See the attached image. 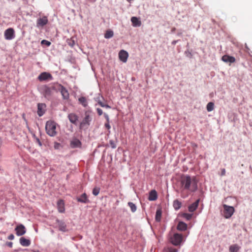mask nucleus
I'll use <instances>...</instances> for the list:
<instances>
[{"label": "nucleus", "instance_id": "obj_45", "mask_svg": "<svg viewBox=\"0 0 252 252\" xmlns=\"http://www.w3.org/2000/svg\"><path fill=\"white\" fill-rule=\"evenodd\" d=\"M105 118L106 119L107 122H109V119L108 116L107 115H106V114H105Z\"/></svg>", "mask_w": 252, "mask_h": 252}, {"label": "nucleus", "instance_id": "obj_14", "mask_svg": "<svg viewBox=\"0 0 252 252\" xmlns=\"http://www.w3.org/2000/svg\"><path fill=\"white\" fill-rule=\"evenodd\" d=\"M81 145L80 141L77 138L73 139L70 142V146L72 148L80 147Z\"/></svg>", "mask_w": 252, "mask_h": 252}, {"label": "nucleus", "instance_id": "obj_34", "mask_svg": "<svg viewBox=\"0 0 252 252\" xmlns=\"http://www.w3.org/2000/svg\"><path fill=\"white\" fill-rule=\"evenodd\" d=\"M214 103L210 102H209L207 105V110H213L214 109Z\"/></svg>", "mask_w": 252, "mask_h": 252}, {"label": "nucleus", "instance_id": "obj_22", "mask_svg": "<svg viewBox=\"0 0 252 252\" xmlns=\"http://www.w3.org/2000/svg\"><path fill=\"white\" fill-rule=\"evenodd\" d=\"M157 199V193L155 190H152L150 192L148 199L150 201H154Z\"/></svg>", "mask_w": 252, "mask_h": 252}, {"label": "nucleus", "instance_id": "obj_25", "mask_svg": "<svg viewBox=\"0 0 252 252\" xmlns=\"http://www.w3.org/2000/svg\"><path fill=\"white\" fill-rule=\"evenodd\" d=\"M49 87L50 88L52 89V92L53 93V91H60L61 88H62V85L58 83H54L51 84Z\"/></svg>", "mask_w": 252, "mask_h": 252}, {"label": "nucleus", "instance_id": "obj_2", "mask_svg": "<svg viewBox=\"0 0 252 252\" xmlns=\"http://www.w3.org/2000/svg\"><path fill=\"white\" fill-rule=\"evenodd\" d=\"M45 129L47 133L50 136H54L56 135V124L52 121H47L46 122Z\"/></svg>", "mask_w": 252, "mask_h": 252}, {"label": "nucleus", "instance_id": "obj_7", "mask_svg": "<svg viewBox=\"0 0 252 252\" xmlns=\"http://www.w3.org/2000/svg\"><path fill=\"white\" fill-rule=\"evenodd\" d=\"M91 121L92 118L89 115L86 114L85 117L82 122L80 123V128L81 129L87 128L88 126L90 125Z\"/></svg>", "mask_w": 252, "mask_h": 252}, {"label": "nucleus", "instance_id": "obj_32", "mask_svg": "<svg viewBox=\"0 0 252 252\" xmlns=\"http://www.w3.org/2000/svg\"><path fill=\"white\" fill-rule=\"evenodd\" d=\"M183 217L186 219L187 220H190L192 217V214H189V213H184L183 214Z\"/></svg>", "mask_w": 252, "mask_h": 252}, {"label": "nucleus", "instance_id": "obj_42", "mask_svg": "<svg viewBox=\"0 0 252 252\" xmlns=\"http://www.w3.org/2000/svg\"><path fill=\"white\" fill-rule=\"evenodd\" d=\"M225 174V169L224 168H223L221 169V175L224 176Z\"/></svg>", "mask_w": 252, "mask_h": 252}, {"label": "nucleus", "instance_id": "obj_40", "mask_svg": "<svg viewBox=\"0 0 252 252\" xmlns=\"http://www.w3.org/2000/svg\"><path fill=\"white\" fill-rule=\"evenodd\" d=\"M8 239L10 240H13L14 239V235L12 234H10L8 237Z\"/></svg>", "mask_w": 252, "mask_h": 252}, {"label": "nucleus", "instance_id": "obj_33", "mask_svg": "<svg viewBox=\"0 0 252 252\" xmlns=\"http://www.w3.org/2000/svg\"><path fill=\"white\" fill-rule=\"evenodd\" d=\"M177 249L173 248H167L164 250V252H177Z\"/></svg>", "mask_w": 252, "mask_h": 252}, {"label": "nucleus", "instance_id": "obj_6", "mask_svg": "<svg viewBox=\"0 0 252 252\" xmlns=\"http://www.w3.org/2000/svg\"><path fill=\"white\" fill-rule=\"evenodd\" d=\"M96 102V105H98L103 108H109L110 106L108 105L107 101L104 99L103 96L99 95L95 98Z\"/></svg>", "mask_w": 252, "mask_h": 252}, {"label": "nucleus", "instance_id": "obj_46", "mask_svg": "<svg viewBox=\"0 0 252 252\" xmlns=\"http://www.w3.org/2000/svg\"><path fill=\"white\" fill-rule=\"evenodd\" d=\"M98 115L99 116L101 115L102 114V111H98Z\"/></svg>", "mask_w": 252, "mask_h": 252}, {"label": "nucleus", "instance_id": "obj_13", "mask_svg": "<svg viewBox=\"0 0 252 252\" xmlns=\"http://www.w3.org/2000/svg\"><path fill=\"white\" fill-rule=\"evenodd\" d=\"M48 21V19L45 16L40 18L37 21V26L43 27L47 24Z\"/></svg>", "mask_w": 252, "mask_h": 252}, {"label": "nucleus", "instance_id": "obj_10", "mask_svg": "<svg viewBox=\"0 0 252 252\" xmlns=\"http://www.w3.org/2000/svg\"><path fill=\"white\" fill-rule=\"evenodd\" d=\"M52 78L53 77L51 74L46 72L41 73L38 77V79L40 81L52 80Z\"/></svg>", "mask_w": 252, "mask_h": 252}, {"label": "nucleus", "instance_id": "obj_38", "mask_svg": "<svg viewBox=\"0 0 252 252\" xmlns=\"http://www.w3.org/2000/svg\"><path fill=\"white\" fill-rule=\"evenodd\" d=\"M109 144L112 148L115 149L116 148V144L113 140H110L109 141Z\"/></svg>", "mask_w": 252, "mask_h": 252}, {"label": "nucleus", "instance_id": "obj_39", "mask_svg": "<svg viewBox=\"0 0 252 252\" xmlns=\"http://www.w3.org/2000/svg\"><path fill=\"white\" fill-rule=\"evenodd\" d=\"M105 126L108 129H109L111 128L110 125L109 124V122H107V123L105 124Z\"/></svg>", "mask_w": 252, "mask_h": 252}, {"label": "nucleus", "instance_id": "obj_8", "mask_svg": "<svg viewBox=\"0 0 252 252\" xmlns=\"http://www.w3.org/2000/svg\"><path fill=\"white\" fill-rule=\"evenodd\" d=\"M4 37L7 40H11L15 37L14 30L12 28H9L4 32Z\"/></svg>", "mask_w": 252, "mask_h": 252}, {"label": "nucleus", "instance_id": "obj_47", "mask_svg": "<svg viewBox=\"0 0 252 252\" xmlns=\"http://www.w3.org/2000/svg\"><path fill=\"white\" fill-rule=\"evenodd\" d=\"M97 111H99V110H101L100 109H99V108H97Z\"/></svg>", "mask_w": 252, "mask_h": 252}, {"label": "nucleus", "instance_id": "obj_15", "mask_svg": "<svg viewBox=\"0 0 252 252\" xmlns=\"http://www.w3.org/2000/svg\"><path fill=\"white\" fill-rule=\"evenodd\" d=\"M57 221L60 231L63 232H66L67 231L66 225L64 222L59 220H57Z\"/></svg>", "mask_w": 252, "mask_h": 252}, {"label": "nucleus", "instance_id": "obj_26", "mask_svg": "<svg viewBox=\"0 0 252 252\" xmlns=\"http://www.w3.org/2000/svg\"><path fill=\"white\" fill-rule=\"evenodd\" d=\"M240 249V247L237 244H234L229 247V252H238Z\"/></svg>", "mask_w": 252, "mask_h": 252}, {"label": "nucleus", "instance_id": "obj_29", "mask_svg": "<svg viewBox=\"0 0 252 252\" xmlns=\"http://www.w3.org/2000/svg\"><path fill=\"white\" fill-rule=\"evenodd\" d=\"M162 212L160 209H158L156 211L155 219L158 222H159L161 220Z\"/></svg>", "mask_w": 252, "mask_h": 252}, {"label": "nucleus", "instance_id": "obj_43", "mask_svg": "<svg viewBox=\"0 0 252 252\" xmlns=\"http://www.w3.org/2000/svg\"><path fill=\"white\" fill-rule=\"evenodd\" d=\"M6 244L10 248H11L13 245V243L11 242H7Z\"/></svg>", "mask_w": 252, "mask_h": 252}, {"label": "nucleus", "instance_id": "obj_28", "mask_svg": "<svg viewBox=\"0 0 252 252\" xmlns=\"http://www.w3.org/2000/svg\"><path fill=\"white\" fill-rule=\"evenodd\" d=\"M80 104H82L84 107H86L88 105L87 99L85 97L82 96L78 99Z\"/></svg>", "mask_w": 252, "mask_h": 252}, {"label": "nucleus", "instance_id": "obj_18", "mask_svg": "<svg viewBox=\"0 0 252 252\" xmlns=\"http://www.w3.org/2000/svg\"><path fill=\"white\" fill-rule=\"evenodd\" d=\"M60 91L63 96V98L64 99H68L69 98V93L67 90L62 86V88H61Z\"/></svg>", "mask_w": 252, "mask_h": 252}, {"label": "nucleus", "instance_id": "obj_35", "mask_svg": "<svg viewBox=\"0 0 252 252\" xmlns=\"http://www.w3.org/2000/svg\"><path fill=\"white\" fill-rule=\"evenodd\" d=\"M46 108V104L44 103H38L37 110H43Z\"/></svg>", "mask_w": 252, "mask_h": 252}, {"label": "nucleus", "instance_id": "obj_20", "mask_svg": "<svg viewBox=\"0 0 252 252\" xmlns=\"http://www.w3.org/2000/svg\"><path fill=\"white\" fill-rule=\"evenodd\" d=\"M57 207L58 211L60 213H63L64 212V202L62 200H59L57 202Z\"/></svg>", "mask_w": 252, "mask_h": 252}, {"label": "nucleus", "instance_id": "obj_11", "mask_svg": "<svg viewBox=\"0 0 252 252\" xmlns=\"http://www.w3.org/2000/svg\"><path fill=\"white\" fill-rule=\"evenodd\" d=\"M128 57V53L124 50H121L119 53V58L123 63H126Z\"/></svg>", "mask_w": 252, "mask_h": 252}, {"label": "nucleus", "instance_id": "obj_24", "mask_svg": "<svg viewBox=\"0 0 252 252\" xmlns=\"http://www.w3.org/2000/svg\"><path fill=\"white\" fill-rule=\"evenodd\" d=\"M177 228L180 231H185L187 228V224L183 221H180L178 224Z\"/></svg>", "mask_w": 252, "mask_h": 252}, {"label": "nucleus", "instance_id": "obj_16", "mask_svg": "<svg viewBox=\"0 0 252 252\" xmlns=\"http://www.w3.org/2000/svg\"><path fill=\"white\" fill-rule=\"evenodd\" d=\"M221 59L225 63H233L235 62V59L234 57L226 55L223 56Z\"/></svg>", "mask_w": 252, "mask_h": 252}, {"label": "nucleus", "instance_id": "obj_12", "mask_svg": "<svg viewBox=\"0 0 252 252\" xmlns=\"http://www.w3.org/2000/svg\"><path fill=\"white\" fill-rule=\"evenodd\" d=\"M200 200L197 199L194 202L189 205L188 207V210L189 212H193L195 211L198 207L199 202Z\"/></svg>", "mask_w": 252, "mask_h": 252}, {"label": "nucleus", "instance_id": "obj_17", "mask_svg": "<svg viewBox=\"0 0 252 252\" xmlns=\"http://www.w3.org/2000/svg\"><path fill=\"white\" fill-rule=\"evenodd\" d=\"M68 118L71 123L76 124L78 117L76 114L74 113H70L68 115Z\"/></svg>", "mask_w": 252, "mask_h": 252}, {"label": "nucleus", "instance_id": "obj_27", "mask_svg": "<svg viewBox=\"0 0 252 252\" xmlns=\"http://www.w3.org/2000/svg\"><path fill=\"white\" fill-rule=\"evenodd\" d=\"M173 206L175 210H178L181 207L182 203L178 200H175L173 201Z\"/></svg>", "mask_w": 252, "mask_h": 252}, {"label": "nucleus", "instance_id": "obj_31", "mask_svg": "<svg viewBox=\"0 0 252 252\" xmlns=\"http://www.w3.org/2000/svg\"><path fill=\"white\" fill-rule=\"evenodd\" d=\"M114 35L113 32L112 31L108 30L106 32L104 37L105 38H110L112 37Z\"/></svg>", "mask_w": 252, "mask_h": 252}, {"label": "nucleus", "instance_id": "obj_19", "mask_svg": "<svg viewBox=\"0 0 252 252\" xmlns=\"http://www.w3.org/2000/svg\"><path fill=\"white\" fill-rule=\"evenodd\" d=\"M20 244L24 247L29 246L31 244V241L29 239H26L25 237H21L20 238Z\"/></svg>", "mask_w": 252, "mask_h": 252}, {"label": "nucleus", "instance_id": "obj_9", "mask_svg": "<svg viewBox=\"0 0 252 252\" xmlns=\"http://www.w3.org/2000/svg\"><path fill=\"white\" fill-rule=\"evenodd\" d=\"M16 234L17 236H20L25 234L26 232V229L24 225L18 224L15 228Z\"/></svg>", "mask_w": 252, "mask_h": 252}, {"label": "nucleus", "instance_id": "obj_3", "mask_svg": "<svg viewBox=\"0 0 252 252\" xmlns=\"http://www.w3.org/2000/svg\"><path fill=\"white\" fill-rule=\"evenodd\" d=\"M183 236L181 234L175 233L170 238L171 243L174 246H180L183 242Z\"/></svg>", "mask_w": 252, "mask_h": 252}, {"label": "nucleus", "instance_id": "obj_41", "mask_svg": "<svg viewBox=\"0 0 252 252\" xmlns=\"http://www.w3.org/2000/svg\"><path fill=\"white\" fill-rule=\"evenodd\" d=\"M38 115L39 117L43 116L45 113V111H37Z\"/></svg>", "mask_w": 252, "mask_h": 252}, {"label": "nucleus", "instance_id": "obj_23", "mask_svg": "<svg viewBox=\"0 0 252 252\" xmlns=\"http://www.w3.org/2000/svg\"><path fill=\"white\" fill-rule=\"evenodd\" d=\"M132 26L134 27H139L141 25V21L136 17H132L131 18Z\"/></svg>", "mask_w": 252, "mask_h": 252}, {"label": "nucleus", "instance_id": "obj_44", "mask_svg": "<svg viewBox=\"0 0 252 252\" xmlns=\"http://www.w3.org/2000/svg\"><path fill=\"white\" fill-rule=\"evenodd\" d=\"M36 141H37V142L38 143V145L40 146H42V144H41V142L40 141L39 139L37 138L36 139Z\"/></svg>", "mask_w": 252, "mask_h": 252}, {"label": "nucleus", "instance_id": "obj_21", "mask_svg": "<svg viewBox=\"0 0 252 252\" xmlns=\"http://www.w3.org/2000/svg\"><path fill=\"white\" fill-rule=\"evenodd\" d=\"M77 201L78 202L84 203H88L89 202V200L88 199L87 196L85 193H83L80 197L78 198Z\"/></svg>", "mask_w": 252, "mask_h": 252}, {"label": "nucleus", "instance_id": "obj_37", "mask_svg": "<svg viewBox=\"0 0 252 252\" xmlns=\"http://www.w3.org/2000/svg\"><path fill=\"white\" fill-rule=\"evenodd\" d=\"M41 44H45L47 46H49L51 44V43L50 41L45 40V39L42 40L41 41Z\"/></svg>", "mask_w": 252, "mask_h": 252}, {"label": "nucleus", "instance_id": "obj_30", "mask_svg": "<svg viewBox=\"0 0 252 252\" xmlns=\"http://www.w3.org/2000/svg\"><path fill=\"white\" fill-rule=\"evenodd\" d=\"M128 206L130 207L132 212L134 213L136 211L137 207L135 204L131 202H129L127 203Z\"/></svg>", "mask_w": 252, "mask_h": 252}, {"label": "nucleus", "instance_id": "obj_1", "mask_svg": "<svg viewBox=\"0 0 252 252\" xmlns=\"http://www.w3.org/2000/svg\"><path fill=\"white\" fill-rule=\"evenodd\" d=\"M180 183L181 192L184 191L194 192L198 189V181L194 176L183 175L180 179Z\"/></svg>", "mask_w": 252, "mask_h": 252}, {"label": "nucleus", "instance_id": "obj_5", "mask_svg": "<svg viewBox=\"0 0 252 252\" xmlns=\"http://www.w3.org/2000/svg\"><path fill=\"white\" fill-rule=\"evenodd\" d=\"M40 91L46 98L50 97L53 94L52 89L47 85H43L40 87Z\"/></svg>", "mask_w": 252, "mask_h": 252}, {"label": "nucleus", "instance_id": "obj_4", "mask_svg": "<svg viewBox=\"0 0 252 252\" xmlns=\"http://www.w3.org/2000/svg\"><path fill=\"white\" fill-rule=\"evenodd\" d=\"M223 216L225 219L230 218L234 214L235 210L233 207L226 204L223 205Z\"/></svg>", "mask_w": 252, "mask_h": 252}, {"label": "nucleus", "instance_id": "obj_36", "mask_svg": "<svg viewBox=\"0 0 252 252\" xmlns=\"http://www.w3.org/2000/svg\"><path fill=\"white\" fill-rule=\"evenodd\" d=\"M99 191L100 189L99 188H94L93 190V194L94 195L96 196L99 194Z\"/></svg>", "mask_w": 252, "mask_h": 252}]
</instances>
